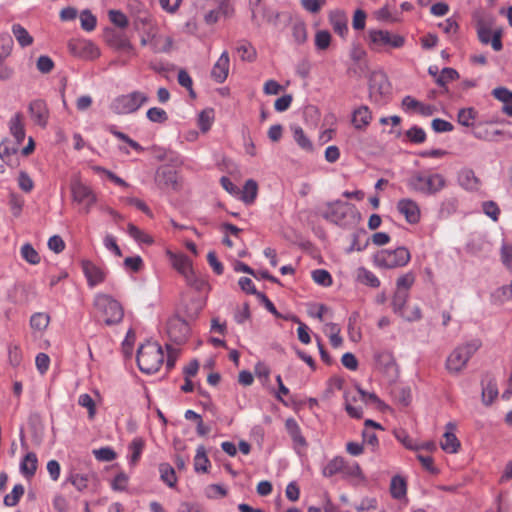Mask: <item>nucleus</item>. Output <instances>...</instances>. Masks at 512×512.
<instances>
[{
  "label": "nucleus",
  "mask_w": 512,
  "mask_h": 512,
  "mask_svg": "<svg viewBox=\"0 0 512 512\" xmlns=\"http://www.w3.org/2000/svg\"><path fill=\"white\" fill-rule=\"evenodd\" d=\"M406 185L412 192L431 196L447 186V179L444 175L431 170L417 171L410 175Z\"/></svg>",
  "instance_id": "1"
},
{
  "label": "nucleus",
  "mask_w": 512,
  "mask_h": 512,
  "mask_svg": "<svg viewBox=\"0 0 512 512\" xmlns=\"http://www.w3.org/2000/svg\"><path fill=\"white\" fill-rule=\"evenodd\" d=\"M321 216L325 220L343 227L356 225L360 220L357 208L351 203L340 200L327 203L321 211Z\"/></svg>",
  "instance_id": "2"
},
{
  "label": "nucleus",
  "mask_w": 512,
  "mask_h": 512,
  "mask_svg": "<svg viewBox=\"0 0 512 512\" xmlns=\"http://www.w3.org/2000/svg\"><path fill=\"white\" fill-rule=\"evenodd\" d=\"M163 363L164 352L157 342L148 341L138 349L137 364L143 373H156L159 371Z\"/></svg>",
  "instance_id": "3"
},
{
  "label": "nucleus",
  "mask_w": 512,
  "mask_h": 512,
  "mask_svg": "<svg viewBox=\"0 0 512 512\" xmlns=\"http://www.w3.org/2000/svg\"><path fill=\"white\" fill-rule=\"evenodd\" d=\"M97 315L106 325L118 324L122 321L124 311L121 304L109 295L99 293L93 302Z\"/></svg>",
  "instance_id": "4"
},
{
  "label": "nucleus",
  "mask_w": 512,
  "mask_h": 512,
  "mask_svg": "<svg viewBox=\"0 0 512 512\" xmlns=\"http://www.w3.org/2000/svg\"><path fill=\"white\" fill-rule=\"evenodd\" d=\"M479 340H472L463 345L457 346L447 357L446 369L449 373L459 374L467 366L470 358L480 348Z\"/></svg>",
  "instance_id": "5"
},
{
  "label": "nucleus",
  "mask_w": 512,
  "mask_h": 512,
  "mask_svg": "<svg viewBox=\"0 0 512 512\" xmlns=\"http://www.w3.org/2000/svg\"><path fill=\"white\" fill-rule=\"evenodd\" d=\"M148 101L149 96L147 93L134 90L117 96L111 104V109L119 115L132 114L137 112Z\"/></svg>",
  "instance_id": "6"
},
{
  "label": "nucleus",
  "mask_w": 512,
  "mask_h": 512,
  "mask_svg": "<svg viewBox=\"0 0 512 512\" xmlns=\"http://www.w3.org/2000/svg\"><path fill=\"white\" fill-rule=\"evenodd\" d=\"M411 259V254L406 247H398L394 250L382 249L374 256L377 267L394 269L406 266Z\"/></svg>",
  "instance_id": "7"
},
{
  "label": "nucleus",
  "mask_w": 512,
  "mask_h": 512,
  "mask_svg": "<svg viewBox=\"0 0 512 512\" xmlns=\"http://www.w3.org/2000/svg\"><path fill=\"white\" fill-rule=\"evenodd\" d=\"M404 43V37L387 30L369 31V45L372 50L380 51L383 48H401Z\"/></svg>",
  "instance_id": "8"
},
{
  "label": "nucleus",
  "mask_w": 512,
  "mask_h": 512,
  "mask_svg": "<svg viewBox=\"0 0 512 512\" xmlns=\"http://www.w3.org/2000/svg\"><path fill=\"white\" fill-rule=\"evenodd\" d=\"M71 195L73 202L81 206V212L88 214L97 202V195L91 187L81 181H74L71 184Z\"/></svg>",
  "instance_id": "9"
},
{
  "label": "nucleus",
  "mask_w": 512,
  "mask_h": 512,
  "mask_svg": "<svg viewBox=\"0 0 512 512\" xmlns=\"http://www.w3.org/2000/svg\"><path fill=\"white\" fill-rule=\"evenodd\" d=\"M391 93V85L383 73H374L370 78L369 95L375 103L387 102Z\"/></svg>",
  "instance_id": "10"
},
{
  "label": "nucleus",
  "mask_w": 512,
  "mask_h": 512,
  "mask_svg": "<svg viewBox=\"0 0 512 512\" xmlns=\"http://www.w3.org/2000/svg\"><path fill=\"white\" fill-rule=\"evenodd\" d=\"M169 339L176 343L182 344L186 342L190 334V326L188 322L179 316L169 318L166 326Z\"/></svg>",
  "instance_id": "11"
},
{
  "label": "nucleus",
  "mask_w": 512,
  "mask_h": 512,
  "mask_svg": "<svg viewBox=\"0 0 512 512\" xmlns=\"http://www.w3.org/2000/svg\"><path fill=\"white\" fill-rule=\"evenodd\" d=\"M166 255L172 267L190 283L194 277L191 260L183 253H174L171 250H167Z\"/></svg>",
  "instance_id": "12"
},
{
  "label": "nucleus",
  "mask_w": 512,
  "mask_h": 512,
  "mask_svg": "<svg viewBox=\"0 0 512 512\" xmlns=\"http://www.w3.org/2000/svg\"><path fill=\"white\" fill-rule=\"evenodd\" d=\"M105 38L111 48L136 56L135 48L125 33L111 30L106 33Z\"/></svg>",
  "instance_id": "13"
},
{
  "label": "nucleus",
  "mask_w": 512,
  "mask_h": 512,
  "mask_svg": "<svg viewBox=\"0 0 512 512\" xmlns=\"http://www.w3.org/2000/svg\"><path fill=\"white\" fill-rule=\"evenodd\" d=\"M146 31L150 40V48L154 53H167L171 50L173 40L170 36L159 33L155 25L149 26Z\"/></svg>",
  "instance_id": "14"
},
{
  "label": "nucleus",
  "mask_w": 512,
  "mask_h": 512,
  "mask_svg": "<svg viewBox=\"0 0 512 512\" xmlns=\"http://www.w3.org/2000/svg\"><path fill=\"white\" fill-rule=\"evenodd\" d=\"M398 212L409 224H417L421 219L419 204L411 198H402L397 202Z\"/></svg>",
  "instance_id": "15"
},
{
  "label": "nucleus",
  "mask_w": 512,
  "mask_h": 512,
  "mask_svg": "<svg viewBox=\"0 0 512 512\" xmlns=\"http://www.w3.org/2000/svg\"><path fill=\"white\" fill-rule=\"evenodd\" d=\"M28 110L31 119L36 125L42 128H45L47 126L50 117V112L44 100L36 99L31 101Z\"/></svg>",
  "instance_id": "16"
},
{
  "label": "nucleus",
  "mask_w": 512,
  "mask_h": 512,
  "mask_svg": "<svg viewBox=\"0 0 512 512\" xmlns=\"http://www.w3.org/2000/svg\"><path fill=\"white\" fill-rule=\"evenodd\" d=\"M375 366L381 372L394 376L397 373V363L391 351L382 350L374 354Z\"/></svg>",
  "instance_id": "17"
},
{
  "label": "nucleus",
  "mask_w": 512,
  "mask_h": 512,
  "mask_svg": "<svg viewBox=\"0 0 512 512\" xmlns=\"http://www.w3.org/2000/svg\"><path fill=\"white\" fill-rule=\"evenodd\" d=\"M83 273L87 279V283L90 287H95L96 285L104 282L106 278L105 269L97 266L92 261L83 260L81 263Z\"/></svg>",
  "instance_id": "18"
},
{
  "label": "nucleus",
  "mask_w": 512,
  "mask_h": 512,
  "mask_svg": "<svg viewBox=\"0 0 512 512\" xmlns=\"http://www.w3.org/2000/svg\"><path fill=\"white\" fill-rule=\"evenodd\" d=\"M474 17L479 41L483 44H489L494 33L491 30L494 21L493 17L481 13L476 14Z\"/></svg>",
  "instance_id": "19"
},
{
  "label": "nucleus",
  "mask_w": 512,
  "mask_h": 512,
  "mask_svg": "<svg viewBox=\"0 0 512 512\" xmlns=\"http://www.w3.org/2000/svg\"><path fill=\"white\" fill-rule=\"evenodd\" d=\"M401 106L406 113H417L426 117L433 115L435 112L434 106L420 102L409 95L402 99Z\"/></svg>",
  "instance_id": "20"
},
{
  "label": "nucleus",
  "mask_w": 512,
  "mask_h": 512,
  "mask_svg": "<svg viewBox=\"0 0 512 512\" xmlns=\"http://www.w3.org/2000/svg\"><path fill=\"white\" fill-rule=\"evenodd\" d=\"M455 429L456 425L454 423L446 424V431L440 441V446L446 453L454 454L460 449L461 444L454 433Z\"/></svg>",
  "instance_id": "21"
},
{
  "label": "nucleus",
  "mask_w": 512,
  "mask_h": 512,
  "mask_svg": "<svg viewBox=\"0 0 512 512\" xmlns=\"http://www.w3.org/2000/svg\"><path fill=\"white\" fill-rule=\"evenodd\" d=\"M230 58L227 51H223L216 63L214 64L211 77L217 83H223L229 74Z\"/></svg>",
  "instance_id": "22"
},
{
  "label": "nucleus",
  "mask_w": 512,
  "mask_h": 512,
  "mask_svg": "<svg viewBox=\"0 0 512 512\" xmlns=\"http://www.w3.org/2000/svg\"><path fill=\"white\" fill-rule=\"evenodd\" d=\"M457 180L459 185L467 191H478L481 187V180L470 168H463L458 172Z\"/></svg>",
  "instance_id": "23"
},
{
  "label": "nucleus",
  "mask_w": 512,
  "mask_h": 512,
  "mask_svg": "<svg viewBox=\"0 0 512 512\" xmlns=\"http://www.w3.org/2000/svg\"><path fill=\"white\" fill-rule=\"evenodd\" d=\"M472 134L475 138L483 141H498L499 136L505 135V132L499 129H492L486 123H477Z\"/></svg>",
  "instance_id": "24"
},
{
  "label": "nucleus",
  "mask_w": 512,
  "mask_h": 512,
  "mask_svg": "<svg viewBox=\"0 0 512 512\" xmlns=\"http://www.w3.org/2000/svg\"><path fill=\"white\" fill-rule=\"evenodd\" d=\"M285 428H286L289 436L291 437L296 449L306 448V446H307L306 439L303 437V435L301 433V428L294 418H288L285 421Z\"/></svg>",
  "instance_id": "25"
},
{
  "label": "nucleus",
  "mask_w": 512,
  "mask_h": 512,
  "mask_svg": "<svg viewBox=\"0 0 512 512\" xmlns=\"http://www.w3.org/2000/svg\"><path fill=\"white\" fill-rule=\"evenodd\" d=\"M329 21L333 30L344 38L348 33L347 16L343 11L336 10L329 14Z\"/></svg>",
  "instance_id": "26"
},
{
  "label": "nucleus",
  "mask_w": 512,
  "mask_h": 512,
  "mask_svg": "<svg viewBox=\"0 0 512 512\" xmlns=\"http://www.w3.org/2000/svg\"><path fill=\"white\" fill-rule=\"evenodd\" d=\"M372 120V113L368 106H360L353 111L352 124L358 130H364Z\"/></svg>",
  "instance_id": "27"
},
{
  "label": "nucleus",
  "mask_w": 512,
  "mask_h": 512,
  "mask_svg": "<svg viewBox=\"0 0 512 512\" xmlns=\"http://www.w3.org/2000/svg\"><path fill=\"white\" fill-rule=\"evenodd\" d=\"M37 467V455L34 452H29L24 456L20 463V472L25 478L31 479L35 475Z\"/></svg>",
  "instance_id": "28"
},
{
  "label": "nucleus",
  "mask_w": 512,
  "mask_h": 512,
  "mask_svg": "<svg viewBox=\"0 0 512 512\" xmlns=\"http://www.w3.org/2000/svg\"><path fill=\"white\" fill-rule=\"evenodd\" d=\"M12 34L21 48H27L34 43L33 36L29 31L19 23H14L11 27Z\"/></svg>",
  "instance_id": "29"
},
{
  "label": "nucleus",
  "mask_w": 512,
  "mask_h": 512,
  "mask_svg": "<svg viewBox=\"0 0 512 512\" xmlns=\"http://www.w3.org/2000/svg\"><path fill=\"white\" fill-rule=\"evenodd\" d=\"M492 95L503 103L502 111L512 117V92L505 87H497L492 90Z\"/></svg>",
  "instance_id": "30"
},
{
  "label": "nucleus",
  "mask_w": 512,
  "mask_h": 512,
  "mask_svg": "<svg viewBox=\"0 0 512 512\" xmlns=\"http://www.w3.org/2000/svg\"><path fill=\"white\" fill-rule=\"evenodd\" d=\"M9 128L11 134L16 139L17 145H20L25 138V129L20 113L15 114L9 122Z\"/></svg>",
  "instance_id": "31"
},
{
  "label": "nucleus",
  "mask_w": 512,
  "mask_h": 512,
  "mask_svg": "<svg viewBox=\"0 0 512 512\" xmlns=\"http://www.w3.org/2000/svg\"><path fill=\"white\" fill-rule=\"evenodd\" d=\"M345 467V459L341 456H336L324 466L322 474L325 477H332L338 473H343Z\"/></svg>",
  "instance_id": "32"
},
{
  "label": "nucleus",
  "mask_w": 512,
  "mask_h": 512,
  "mask_svg": "<svg viewBox=\"0 0 512 512\" xmlns=\"http://www.w3.org/2000/svg\"><path fill=\"white\" fill-rule=\"evenodd\" d=\"M291 131L293 133V138L297 145L303 149L304 151L311 152L313 151V143L312 141L307 137L304 130L298 126L293 125L291 126Z\"/></svg>",
  "instance_id": "33"
},
{
  "label": "nucleus",
  "mask_w": 512,
  "mask_h": 512,
  "mask_svg": "<svg viewBox=\"0 0 512 512\" xmlns=\"http://www.w3.org/2000/svg\"><path fill=\"white\" fill-rule=\"evenodd\" d=\"M512 299V279L510 284L497 288L491 294V302L496 305L504 304Z\"/></svg>",
  "instance_id": "34"
},
{
  "label": "nucleus",
  "mask_w": 512,
  "mask_h": 512,
  "mask_svg": "<svg viewBox=\"0 0 512 512\" xmlns=\"http://www.w3.org/2000/svg\"><path fill=\"white\" fill-rule=\"evenodd\" d=\"M160 479L170 488H174L177 484V476L174 468L169 463H161L159 465Z\"/></svg>",
  "instance_id": "35"
},
{
  "label": "nucleus",
  "mask_w": 512,
  "mask_h": 512,
  "mask_svg": "<svg viewBox=\"0 0 512 512\" xmlns=\"http://www.w3.org/2000/svg\"><path fill=\"white\" fill-rule=\"evenodd\" d=\"M357 280L369 287L378 288L380 286L379 278L370 270L360 267L356 273Z\"/></svg>",
  "instance_id": "36"
},
{
  "label": "nucleus",
  "mask_w": 512,
  "mask_h": 512,
  "mask_svg": "<svg viewBox=\"0 0 512 512\" xmlns=\"http://www.w3.org/2000/svg\"><path fill=\"white\" fill-rule=\"evenodd\" d=\"M17 142L15 144L11 143L9 140H3L0 143V158L7 164L12 165L13 156L18 151Z\"/></svg>",
  "instance_id": "37"
},
{
  "label": "nucleus",
  "mask_w": 512,
  "mask_h": 512,
  "mask_svg": "<svg viewBox=\"0 0 512 512\" xmlns=\"http://www.w3.org/2000/svg\"><path fill=\"white\" fill-rule=\"evenodd\" d=\"M210 467V460L208 459L206 449L200 445L197 447L196 455L194 457V469L196 472H207Z\"/></svg>",
  "instance_id": "38"
},
{
  "label": "nucleus",
  "mask_w": 512,
  "mask_h": 512,
  "mask_svg": "<svg viewBox=\"0 0 512 512\" xmlns=\"http://www.w3.org/2000/svg\"><path fill=\"white\" fill-rule=\"evenodd\" d=\"M236 51L242 61L254 62L256 60V49L247 41H241L236 47Z\"/></svg>",
  "instance_id": "39"
},
{
  "label": "nucleus",
  "mask_w": 512,
  "mask_h": 512,
  "mask_svg": "<svg viewBox=\"0 0 512 512\" xmlns=\"http://www.w3.org/2000/svg\"><path fill=\"white\" fill-rule=\"evenodd\" d=\"M145 442L142 438L137 437L132 440V442L129 444V451H130V457L129 462L131 465L135 466L142 455V452L144 450Z\"/></svg>",
  "instance_id": "40"
},
{
  "label": "nucleus",
  "mask_w": 512,
  "mask_h": 512,
  "mask_svg": "<svg viewBox=\"0 0 512 512\" xmlns=\"http://www.w3.org/2000/svg\"><path fill=\"white\" fill-rule=\"evenodd\" d=\"M478 112L474 108H463L460 109L457 115V119L459 124L465 127H474L476 126L475 120L477 118Z\"/></svg>",
  "instance_id": "41"
},
{
  "label": "nucleus",
  "mask_w": 512,
  "mask_h": 512,
  "mask_svg": "<svg viewBox=\"0 0 512 512\" xmlns=\"http://www.w3.org/2000/svg\"><path fill=\"white\" fill-rule=\"evenodd\" d=\"M50 323V316L44 312L34 313L30 318V327L36 332H43Z\"/></svg>",
  "instance_id": "42"
},
{
  "label": "nucleus",
  "mask_w": 512,
  "mask_h": 512,
  "mask_svg": "<svg viewBox=\"0 0 512 512\" xmlns=\"http://www.w3.org/2000/svg\"><path fill=\"white\" fill-rule=\"evenodd\" d=\"M258 193V185L256 181L249 179L245 182L243 187L241 199L246 204H251L255 201Z\"/></svg>",
  "instance_id": "43"
},
{
  "label": "nucleus",
  "mask_w": 512,
  "mask_h": 512,
  "mask_svg": "<svg viewBox=\"0 0 512 512\" xmlns=\"http://www.w3.org/2000/svg\"><path fill=\"white\" fill-rule=\"evenodd\" d=\"M498 396V387L495 380H489L482 389V402L490 405Z\"/></svg>",
  "instance_id": "44"
},
{
  "label": "nucleus",
  "mask_w": 512,
  "mask_h": 512,
  "mask_svg": "<svg viewBox=\"0 0 512 512\" xmlns=\"http://www.w3.org/2000/svg\"><path fill=\"white\" fill-rule=\"evenodd\" d=\"M292 37L296 44H304L307 40V28L306 25L301 21H296L291 27Z\"/></svg>",
  "instance_id": "45"
},
{
  "label": "nucleus",
  "mask_w": 512,
  "mask_h": 512,
  "mask_svg": "<svg viewBox=\"0 0 512 512\" xmlns=\"http://www.w3.org/2000/svg\"><path fill=\"white\" fill-rule=\"evenodd\" d=\"M20 253L22 258L29 264L37 265L40 263V255L31 244L25 243L22 245Z\"/></svg>",
  "instance_id": "46"
},
{
  "label": "nucleus",
  "mask_w": 512,
  "mask_h": 512,
  "mask_svg": "<svg viewBox=\"0 0 512 512\" xmlns=\"http://www.w3.org/2000/svg\"><path fill=\"white\" fill-rule=\"evenodd\" d=\"M24 486L22 484L14 485L11 493L7 494L4 497V504L9 507L16 506L20 501L21 497L24 495Z\"/></svg>",
  "instance_id": "47"
},
{
  "label": "nucleus",
  "mask_w": 512,
  "mask_h": 512,
  "mask_svg": "<svg viewBox=\"0 0 512 512\" xmlns=\"http://www.w3.org/2000/svg\"><path fill=\"white\" fill-rule=\"evenodd\" d=\"M13 39L8 33L0 34V59H7L13 50Z\"/></svg>",
  "instance_id": "48"
},
{
  "label": "nucleus",
  "mask_w": 512,
  "mask_h": 512,
  "mask_svg": "<svg viewBox=\"0 0 512 512\" xmlns=\"http://www.w3.org/2000/svg\"><path fill=\"white\" fill-rule=\"evenodd\" d=\"M408 292L407 291H399L397 290L393 296V299H392V309L394 311V313L400 315L404 308H405V304L408 300Z\"/></svg>",
  "instance_id": "49"
},
{
  "label": "nucleus",
  "mask_w": 512,
  "mask_h": 512,
  "mask_svg": "<svg viewBox=\"0 0 512 512\" xmlns=\"http://www.w3.org/2000/svg\"><path fill=\"white\" fill-rule=\"evenodd\" d=\"M458 78H459V73L455 69L446 67V68L442 69L441 73L435 79V82L437 83V85L443 87L448 82H451Z\"/></svg>",
  "instance_id": "50"
},
{
  "label": "nucleus",
  "mask_w": 512,
  "mask_h": 512,
  "mask_svg": "<svg viewBox=\"0 0 512 512\" xmlns=\"http://www.w3.org/2000/svg\"><path fill=\"white\" fill-rule=\"evenodd\" d=\"M390 491L394 498L400 499L406 494V483L403 478L395 476L391 480Z\"/></svg>",
  "instance_id": "51"
},
{
  "label": "nucleus",
  "mask_w": 512,
  "mask_h": 512,
  "mask_svg": "<svg viewBox=\"0 0 512 512\" xmlns=\"http://www.w3.org/2000/svg\"><path fill=\"white\" fill-rule=\"evenodd\" d=\"M127 230L129 235L134 238L136 241L145 243V244H152L153 239L151 236L140 230L137 226L134 224H128Z\"/></svg>",
  "instance_id": "52"
},
{
  "label": "nucleus",
  "mask_w": 512,
  "mask_h": 512,
  "mask_svg": "<svg viewBox=\"0 0 512 512\" xmlns=\"http://www.w3.org/2000/svg\"><path fill=\"white\" fill-rule=\"evenodd\" d=\"M312 279L315 283L322 285L324 287H329L332 285V276L325 269H316L312 272Z\"/></svg>",
  "instance_id": "53"
},
{
  "label": "nucleus",
  "mask_w": 512,
  "mask_h": 512,
  "mask_svg": "<svg viewBox=\"0 0 512 512\" xmlns=\"http://www.w3.org/2000/svg\"><path fill=\"white\" fill-rule=\"evenodd\" d=\"M146 117L153 123H165L168 120L166 111L159 107L149 108L146 112Z\"/></svg>",
  "instance_id": "54"
},
{
  "label": "nucleus",
  "mask_w": 512,
  "mask_h": 512,
  "mask_svg": "<svg viewBox=\"0 0 512 512\" xmlns=\"http://www.w3.org/2000/svg\"><path fill=\"white\" fill-rule=\"evenodd\" d=\"M80 22L83 30L91 32L96 27L97 19L89 10H84L80 14Z\"/></svg>",
  "instance_id": "55"
},
{
  "label": "nucleus",
  "mask_w": 512,
  "mask_h": 512,
  "mask_svg": "<svg viewBox=\"0 0 512 512\" xmlns=\"http://www.w3.org/2000/svg\"><path fill=\"white\" fill-rule=\"evenodd\" d=\"M93 171L96 172L97 174H104V175H106L109 180H111L113 183H115L118 186H121L123 188L129 187V184L125 180H123L122 178L118 177L116 174H114L110 170H107L104 167L94 166L93 167Z\"/></svg>",
  "instance_id": "56"
},
{
  "label": "nucleus",
  "mask_w": 512,
  "mask_h": 512,
  "mask_svg": "<svg viewBox=\"0 0 512 512\" xmlns=\"http://www.w3.org/2000/svg\"><path fill=\"white\" fill-rule=\"evenodd\" d=\"M78 404L88 410V416L90 419L94 418L96 414V405L89 394H81L78 398Z\"/></svg>",
  "instance_id": "57"
},
{
  "label": "nucleus",
  "mask_w": 512,
  "mask_h": 512,
  "mask_svg": "<svg viewBox=\"0 0 512 512\" xmlns=\"http://www.w3.org/2000/svg\"><path fill=\"white\" fill-rule=\"evenodd\" d=\"M82 55L88 59H95L100 56L99 48L90 41H84L80 43Z\"/></svg>",
  "instance_id": "58"
},
{
  "label": "nucleus",
  "mask_w": 512,
  "mask_h": 512,
  "mask_svg": "<svg viewBox=\"0 0 512 512\" xmlns=\"http://www.w3.org/2000/svg\"><path fill=\"white\" fill-rule=\"evenodd\" d=\"M68 481L78 490L83 491L88 486L89 475L87 474H71Z\"/></svg>",
  "instance_id": "59"
},
{
  "label": "nucleus",
  "mask_w": 512,
  "mask_h": 512,
  "mask_svg": "<svg viewBox=\"0 0 512 512\" xmlns=\"http://www.w3.org/2000/svg\"><path fill=\"white\" fill-rule=\"evenodd\" d=\"M415 282V275L412 272L405 273L397 279V290L407 291L412 287Z\"/></svg>",
  "instance_id": "60"
},
{
  "label": "nucleus",
  "mask_w": 512,
  "mask_h": 512,
  "mask_svg": "<svg viewBox=\"0 0 512 512\" xmlns=\"http://www.w3.org/2000/svg\"><path fill=\"white\" fill-rule=\"evenodd\" d=\"M14 76V67L7 62V59H0V81H10Z\"/></svg>",
  "instance_id": "61"
},
{
  "label": "nucleus",
  "mask_w": 512,
  "mask_h": 512,
  "mask_svg": "<svg viewBox=\"0 0 512 512\" xmlns=\"http://www.w3.org/2000/svg\"><path fill=\"white\" fill-rule=\"evenodd\" d=\"M129 477L126 473H118L111 482L114 491H125L127 489Z\"/></svg>",
  "instance_id": "62"
},
{
  "label": "nucleus",
  "mask_w": 512,
  "mask_h": 512,
  "mask_svg": "<svg viewBox=\"0 0 512 512\" xmlns=\"http://www.w3.org/2000/svg\"><path fill=\"white\" fill-rule=\"evenodd\" d=\"M331 35L326 30L318 31L315 35V45L319 50H325L329 47Z\"/></svg>",
  "instance_id": "63"
},
{
  "label": "nucleus",
  "mask_w": 512,
  "mask_h": 512,
  "mask_svg": "<svg viewBox=\"0 0 512 512\" xmlns=\"http://www.w3.org/2000/svg\"><path fill=\"white\" fill-rule=\"evenodd\" d=\"M406 136L408 137V139L411 142L416 143V144L423 143L426 139L425 131L422 128L417 127V126L410 128L406 132Z\"/></svg>",
  "instance_id": "64"
}]
</instances>
